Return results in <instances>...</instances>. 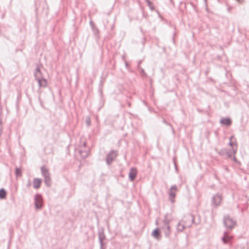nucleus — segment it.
<instances>
[{
    "mask_svg": "<svg viewBox=\"0 0 249 249\" xmlns=\"http://www.w3.org/2000/svg\"><path fill=\"white\" fill-rule=\"evenodd\" d=\"M41 170L42 175L44 177V178L50 177V173L48 171V170L47 168H46L44 166L41 167Z\"/></svg>",
    "mask_w": 249,
    "mask_h": 249,
    "instance_id": "13",
    "label": "nucleus"
},
{
    "mask_svg": "<svg viewBox=\"0 0 249 249\" xmlns=\"http://www.w3.org/2000/svg\"><path fill=\"white\" fill-rule=\"evenodd\" d=\"M222 200V196L219 194H216L213 197L212 205L215 207L220 205Z\"/></svg>",
    "mask_w": 249,
    "mask_h": 249,
    "instance_id": "7",
    "label": "nucleus"
},
{
    "mask_svg": "<svg viewBox=\"0 0 249 249\" xmlns=\"http://www.w3.org/2000/svg\"><path fill=\"white\" fill-rule=\"evenodd\" d=\"M83 145H84V147H85V146H86V142H84Z\"/></svg>",
    "mask_w": 249,
    "mask_h": 249,
    "instance_id": "32",
    "label": "nucleus"
},
{
    "mask_svg": "<svg viewBox=\"0 0 249 249\" xmlns=\"http://www.w3.org/2000/svg\"><path fill=\"white\" fill-rule=\"evenodd\" d=\"M92 29L95 35L97 36L99 33V30L94 25L92 26Z\"/></svg>",
    "mask_w": 249,
    "mask_h": 249,
    "instance_id": "22",
    "label": "nucleus"
},
{
    "mask_svg": "<svg viewBox=\"0 0 249 249\" xmlns=\"http://www.w3.org/2000/svg\"><path fill=\"white\" fill-rule=\"evenodd\" d=\"M236 0L237 1L239 2H242L243 0Z\"/></svg>",
    "mask_w": 249,
    "mask_h": 249,
    "instance_id": "30",
    "label": "nucleus"
},
{
    "mask_svg": "<svg viewBox=\"0 0 249 249\" xmlns=\"http://www.w3.org/2000/svg\"><path fill=\"white\" fill-rule=\"evenodd\" d=\"M232 138H233V136H231V137H230V142L229 143V145H230L231 146H232V145H233V143L231 142V139H232Z\"/></svg>",
    "mask_w": 249,
    "mask_h": 249,
    "instance_id": "26",
    "label": "nucleus"
},
{
    "mask_svg": "<svg viewBox=\"0 0 249 249\" xmlns=\"http://www.w3.org/2000/svg\"><path fill=\"white\" fill-rule=\"evenodd\" d=\"M185 228H187L186 227V224L184 223H181V222L178 223L177 229L178 231H182Z\"/></svg>",
    "mask_w": 249,
    "mask_h": 249,
    "instance_id": "17",
    "label": "nucleus"
},
{
    "mask_svg": "<svg viewBox=\"0 0 249 249\" xmlns=\"http://www.w3.org/2000/svg\"><path fill=\"white\" fill-rule=\"evenodd\" d=\"M118 155L117 151L114 150H111L107 155L106 161L107 165H109L116 158Z\"/></svg>",
    "mask_w": 249,
    "mask_h": 249,
    "instance_id": "3",
    "label": "nucleus"
},
{
    "mask_svg": "<svg viewBox=\"0 0 249 249\" xmlns=\"http://www.w3.org/2000/svg\"><path fill=\"white\" fill-rule=\"evenodd\" d=\"M146 2L147 3L148 5L150 6V5L151 4V2L149 1V0H146Z\"/></svg>",
    "mask_w": 249,
    "mask_h": 249,
    "instance_id": "27",
    "label": "nucleus"
},
{
    "mask_svg": "<svg viewBox=\"0 0 249 249\" xmlns=\"http://www.w3.org/2000/svg\"><path fill=\"white\" fill-rule=\"evenodd\" d=\"M141 73H142V74H143V75H145V72H144V70H143V69H142Z\"/></svg>",
    "mask_w": 249,
    "mask_h": 249,
    "instance_id": "28",
    "label": "nucleus"
},
{
    "mask_svg": "<svg viewBox=\"0 0 249 249\" xmlns=\"http://www.w3.org/2000/svg\"><path fill=\"white\" fill-rule=\"evenodd\" d=\"M171 220L172 216L170 214L167 213L165 215L161 229L163 231L165 235L167 237H168L170 234V228L169 224Z\"/></svg>",
    "mask_w": 249,
    "mask_h": 249,
    "instance_id": "2",
    "label": "nucleus"
},
{
    "mask_svg": "<svg viewBox=\"0 0 249 249\" xmlns=\"http://www.w3.org/2000/svg\"><path fill=\"white\" fill-rule=\"evenodd\" d=\"M98 237L100 245V249H105L104 248V242L103 241L105 239V235L103 231H100L98 232Z\"/></svg>",
    "mask_w": 249,
    "mask_h": 249,
    "instance_id": "8",
    "label": "nucleus"
},
{
    "mask_svg": "<svg viewBox=\"0 0 249 249\" xmlns=\"http://www.w3.org/2000/svg\"><path fill=\"white\" fill-rule=\"evenodd\" d=\"M27 186L28 187H29V186H30V181H28V184H27Z\"/></svg>",
    "mask_w": 249,
    "mask_h": 249,
    "instance_id": "29",
    "label": "nucleus"
},
{
    "mask_svg": "<svg viewBox=\"0 0 249 249\" xmlns=\"http://www.w3.org/2000/svg\"><path fill=\"white\" fill-rule=\"evenodd\" d=\"M137 171L136 168H132L129 173V178L130 181H133L136 177Z\"/></svg>",
    "mask_w": 249,
    "mask_h": 249,
    "instance_id": "9",
    "label": "nucleus"
},
{
    "mask_svg": "<svg viewBox=\"0 0 249 249\" xmlns=\"http://www.w3.org/2000/svg\"><path fill=\"white\" fill-rule=\"evenodd\" d=\"M38 86L39 88H46L47 86V80L44 78H42L41 79H38V80L37 81Z\"/></svg>",
    "mask_w": 249,
    "mask_h": 249,
    "instance_id": "12",
    "label": "nucleus"
},
{
    "mask_svg": "<svg viewBox=\"0 0 249 249\" xmlns=\"http://www.w3.org/2000/svg\"><path fill=\"white\" fill-rule=\"evenodd\" d=\"M162 122L165 124L170 126L171 127L172 130H173L172 125H171V124L170 123H168L165 119H163Z\"/></svg>",
    "mask_w": 249,
    "mask_h": 249,
    "instance_id": "23",
    "label": "nucleus"
},
{
    "mask_svg": "<svg viewBox=\"0 0 249 249\" xmlns=\"http://www.w3.org/2000/svg\"><path fill=\"white\" fill-rule=\"evenodd\" d=\"M15 174L16 175L17 177H19V176H21V170L17 167L16 168V171H15Z\"/></svg>",
    "mask_w": 249,
    "mask_h": 249,
    "instance_id": "21",
    "label": "nucleus"
},
{
    "mask_svg": "<svg viewBox=\"0 0 249 249\" xmlns=\"http://www.w3.org/2000/svg\"><path fill=\"white\" fill-rule=\"evenodd\" d=\"M195 217L192 214H188L184 216L181 222L186 224V227L190 228L192 224L194 223Z\"/></svg>",
    "mask_w": 249,
    "mask_h": 249,
    "instance_id": "4",
    "label": "nucleus"
},
{
    "mask_svg": "<svg viewBox=\"0 0 249 249\" xmlns=\"http://www.w3.org/2000/svg\"><path fill=\"white\" fill-rule=\"evenodd\" d=\"M79 153L82 158H84V159L86 158L89 155V149H88V150L81 149L79 151Z\"/></svg>",
    "mask_w": 249,
    "mask_h": 249,
    "instance_id": "16",
    "label": "nucleus"
},
{
    "mask_svg": "<svg viewBox=\"0 0 249 249\" xmlns=\"http://www.w3.org/2000/svg\"><path fill=\"white\" fill-rule=\"evenodd\" d=\"M44 181L47 186L49 187L51 186L52 181L50 177L44 178Z\"/></svg>",
    "mask_w": 249,
    "mask_h": 249,
    "instance_id": "19",
    "label": "nucleus"
},
{
    "mask_svg": "<svg viewBox=\"0 0 249 249\" xmlns=\"http://www.w3.org/2000/svg\"><path fill=\"white\" fill-rule=\"evenodd\" d=\"M220 123L223 125L229 126L231 124V120L229 118H223L220 120Z\"/></svg>",
    "mask_w": 249,
    "mask_h": 249,
    "instance_id": "11",
    "label": "nucleus"
},
{
    "mask_svg": "<svg viewBox=\"0 0 249 249\" xmlns=\"http://www.w3.org/2000/svg\"><path fill=\"white\" fill-rule=\"evenodd\" d=\"M1 120H0V136L1 135V133H2V127L1 125Z\"/></svg>",
    "mask_w": 249,
    "mask_h": 249,
    "instance_id": "25",
    "label": "nucleus"
},
{
    "mask_svg": "<svg viewBox=\"0 0 249 249\" xmlns=\"http://www.w3.org/2000/svg\"><path fill=\"white\" fill-rule=\"evenodd\" d=\"M152 235L157 239L160 237V230L158 228L155 229L152 232Z\"/></svg>",
    "mask_w": 249,
    "mask_h": 249,
    "instance_id": "15",
    "label": "nucleus"
},
{
    "mask_svg": "<svg viewBox=\"0 0 249 249\" xmlns=\"http://www.w3.org/2000/svg\"><path fill=\"white\" fill-rule=\"evenodd\" d=\"M223 223L227 228V231L224 232L222 240L224 244L228 243L231 239L232 237L229 235V230H231L236 225V221L228 215H224L223 218Z\"/></svg>",
    "mask_w": 249,
    "mask_h": 249,
    "instance_id": "1",
    "label": "nucleus"
},
{
    "mask_svg": "<svg viewBox=\"0 0 249 249\" xmlns=\"http://www.w3.org/2000/svg\"><path fill=\"white\" fill-rule=\"evenodd\" d=\"M42 198L40 194H36L35 196V205L36 209L39 210L42 208L43 206Z\"/></svg>",
    "mask_w": 249,
    "mask_h": 249,
    "instance_id": "5",
    "label": "nucleus"
},
{
    "mask_svg": "<svg viewBox=\"0 0 249 249\" xmlns=\"http://www.w3.org/2000/svg\"><path fill=\"white\" fill-rule=\"evenodd\" d=\"M177 191V187L176 185H175L172 186L169 189V199L172 203H173L175 201L174 198L176 196Z\"/></svg>",
    "mask_w": 249,
    "mask_h": 249,
    "instance_id": "6",
    "label": "nucleus"
},
{
    "mask_svg": "<svg viewBox=\"0 0 249 249\" xmlns=\"http://www.w3.org/2000/svg\"><path fill=\"white\" fill-rule=\"evenodd\" d=\"M86 123L88 126H89L90 124V121L89 118L87 119L86 121Z\"/></svg>",
    "mask_w": 249,
    "mask_h": 249,
    "instance_id": "24",
    "label": "nucleus"
},
{
    "mask_svg": "<svg viewBox=\"0 0 249 249\" xmlns=\"http://www.w3.org/2000/svg\"><path fill=\"white\" fill-rule=\"evenodd\" d=\"M232 152H230V151L227 152L228 157L231 158L232 155H234L236 152V149H232Z\"/></svg>",
    "mask_w": 249,
    "mask_h": 249,
    "instance_id": "20",
    "label": "nucleus"
},
{
    "mask_svg": "<svg viewBox=\"0 0 249 249\" xmlns=\"http://www.w3.org/2000/svg\"><path fill=\"white\" fill-rule=\"evenodd\" d=\"M6 196V191L3 188L0 189V199H4V198H5Z\"/></svg>",
    "mask_w": 249,
    "mask_h": 249,
    "instance_id": "18",
    "label": "nucleus"
},
{
    "mask_svg": "<svg viewBox=\"0 0 249 249\" xmlns=\"http://www.w3.org/2000/svg\"><path fill=\"white\" fill-rule=\"evenodd\" d=\"M41 183V180L40 179H39L37 178H34V181H33L34 187L35 189H38L40 186Z\"/></svg>",
    "mask_w": 249,
    "mask_h": 249,
    "instance_id": "14",
    "label": "nucleus"
},
{
    "mask_svg": "<svg viewBox=\"0 0 249 249\" xmlns=\"http://www.w3.org/2000/svg\"><path fill=\"white\" fill-rule=\"evenodd\" d=\"M233 160H234L235 162H236V161H237L236 159V158H235V157H234L233 158Z\"/></svg>",
    "mask_w": 249,
    "mask_h": 249,
    "instance_id": "31",
    "label": "nucleus"
},
{
    "mask_svg": "<svg viewBox=\"0 0 249 249\" xmlns=\"http://www.w3.org/2000/svg\"><path fill=\"white\" fill-rule=\"evenodd\" d=\"M34 76L35 77V79L37 81L38 79H41L42 78L41 72L40 70L38 67L37 66L35 71H34Z\"/></svg>",
    "mask_w": 249,
    "mask_h": 249,
    "instance_id": "10",
    "label": "nucleus"
}]
</instances>
